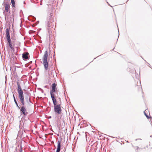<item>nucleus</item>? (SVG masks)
<instances>
[{"instance_id":"aec40b11","label":"nucleus","mask_w":152,"mask_h":152,"mask_svg":"<svg viewBox=\"0 0 152 152\" xmlns=\"http://www.w3.org/2000/svg\"><path fill=\"white\" fill-rule=\"evenodd\" d=\"M20 152H22V151H22V148L21 144V145H20Z\"/></svg>"},{"instance_id":"f3484780","label":"nucleus","mask_w":152,"mask_h":152,"mask_svg":"<svg viewBox=\"0 0 152 152\" xmlns=\"http://www.w3.org/2000/svg\"><path fill=\"white\" fill-rule=\"evenodd\" d=\"M29 18L30 19H28L29 20H31L32 21H34L36 20V18L34 17L32 15L30 16L29 17Z\"/></svg>"},{"instance_id":"a878e982","label":"nucleus","mask_w":152,"mask_h":152,"mask_svg":"<svg viewBox=\"0 0 152 152\" xmlns=\"http://www.w3.org/2000/svg\"><path fill=\"white\" fill-rule=\"evenodd\" d=\"M50 71H49V74H50Z\"/></svg>"},{"instance_id":"2eb2a0df","label":"nucleus","mask_w":152,"mask_h":152,"mask_svg":"<svg viewBox=\"0 0 152 152\" xmlns=\"http://www.w3.org/2000/svg\"><path fill=\"white\" fill-rule=\"evenodd\" d=\"M15 9H13V10H12V15H11V16L10 17V21H11V20L12 19H12H13V21H14V12H15Z\"/></svg>"},{"instance_id":"ddd939ff","label":"nucleus","mask_w":152,"mask_h":152,"mask_svg":"<svg viewBox=\"0 0 152 152\" xmlns=\"http://www.w3.org/2000/svg\"><path fill=\"white\" fill-rule=\"evenodd\" d=\"M25 99L27 103H29V102H31L30 100V98L29 96H26L25 97Z\"/></svg>"},{"instance_id":"dca6fc26","label":"nucleus","mask_w":152,"mask_h":152,"mask_svg":"<svg viewBox=\"0 0 152 152\" xmlns=\"http://www.w3.org/2000/svg\"><path fill=\"white\" fill-rule=\"evenodd\" d=\"M12 7L14 9L15 8V0H11Z\"/></svg>"},{"instance_id":"b1692460","label":"nucleus","mask_w":152,"mask_h":152,"mask_svg":"<svg viewBox=\"0 0 152 152\" xmlns=\"http://www.w3.org/2000/svg\"><path fill=\"white\" fill-rule=\"evenodd\" d=\"M51 118V117L50 116L48 118Z\"/></svg>"},{"instance_id":"6e6552de","label":"nucleus","mask_w":152,"mask_h":152,"mask_svg":"<svg viewBox=\"0 0 152 152\" xmlns=\"http://www.w3.org/2000/svg\"><path fill=\"white\" fill-rule=\"evenodd\" d=\"M29 54L28 52H25L23 53L22 54V58L26 60L29 59Z\"/></svg>"},{"instance_id":"4be33fe9","label":"nucleus","mask_w":152,"mask_h":152,"mask_svg":"<svg viewBox=\"0 0 152 152\" xmlns=\"http://www.w3.org/2000/svg\"><path fill=\"white\" fill-rule=\"evenodd\" d=\"M39 21H38L37 22H36V23H37L36 24V25H37V24H38V23H39Z\"/></svg>"},{"instance_id":"20e7f679","label":"nucleus","mask_w":152,"mask_h":152,"mask_svg":"<svg viewBox=\"0 0 152 152\" xmlns=\"http://www.w3.org/2000/svg\"><path fill=\"white\" fill-rule=\"evenodd\" d=\"M56 84L55 83H53L51 86V89L50 91V94L52 99L56 98L54 93L56 92Z\"/></svg>"},{"instance_id":"bb28decb","label":"nucleus","mask_w":152,"mask_h":152,"mask_svg":"<svg viewBox=\"0 0 152 152\" xmlns=\"http://www.w3.org/2000/svg\"><path fill=\"white\" fill-rule=\"evenodd\" d=\"M64 149H65V151H64V152H65V150H66L65 148H64Z\"/></svg>"},{"instance_id":"0eeeda50","label":"nucleus","mask_w":152,"mask_h":152,"mask_svg":"<svg viewBox=\"0 0 152 152\" xmlns=\"http://www.w3.org/2000/svg\"><path fill=\"white\" fill-rule=\"evenodd\" d=\"M10 28H7L6 29V38L7 40L11 39L10 34Z\"/></svg>"},{"instance_id":"423d86ee","label":"nucleus","mask_w":152,"mask_h":152,"mask_svg":"<svg viewBox=\"0 0 152 152\" xmlns=\"http://www.w3.org/2000/svg\"><path fill=\"white\" fill-rule=\"evenodd\" d=\"M52 15H50L48 17V18H49V20L48 21L47 26L48 27V29H50V27H51L53 25V21L52 20Z\"/></svg>"},{"instance_id":"f257e3e1","label":"nucleus","mask_w":152,"mask_h":152,"mask_svg":"<svg viewBox=\"0 0 152 152\" xmlns=\"http://www.w3.org/2000/svg\"><path fill=\"white\" fill-rule=\"evenodd\" d=\"M54 106V112L58 114L61 113L62 109L60 104H57V100L56 98L52 99Z\"/></svg>"},{"instance_id":"412c9836","label":"nucleus","mask_w":152,"mask_h":152,"mask_svg":"<svg viewBox=\"0 0 152 152\" xmlns=\"http://www.w3.org/2000/svg\"><path fill=\"white\" fill-rule=\"evenodd\" d=\"M43 0H41L40 1V5H42V1Z\"/></svg>"},{"instance_id":"1a4fd4ad","label":"nucleus","mask_w":152,"mask_h":152,"mask_svg":"<svg viewBox=\"0 0 152 152\" xmlns=\"http://www.w3.org/2000/svg\"><path fill=\"white\" fill-rule=\"evenodd\" d=\"M61 140L60 141V140H58L57 142V150L56 152H60L61 150Z\"/></svg>"},{"instance_id":"393cba45","label":"nucleus","mask_w":152,"mask_h":152,"mask_svg":"<svg viewBox=\"0 0 152 152\" xmlns=\"http://www.w3.org/2000/svg\"><path fill=\"white\" fill-rule=\"evenodd\" d=\"M42 93H43V90L42 89Z\"/></svg>"},{"instance_id":"6ab92c4d","label":"nucleus","mask_w":152,"mask_h":152,"mask_svg":"<svg viewBox=\"0 0 152 152\" xmlns=\"http://www.w3.org/2000/svg\"><path fill=\"white\" fill-rule=\"evenodd\" d=\"M3 13L4 14L5 19H6V18H8V15L6 14V13H5V12L4 11L3 12Z\"/></svg>"},{"instance_id":"9d476101","label":"nucleus","mask_w":152,"mask_h":152,"mask_svg":"<svg viewBox=\"0 0 152 152\" xmlns=\"http://www.w3.org/2000/svg\"><path fill=\"white\" fill-rule=\"evenodd\" d=\"M7 41L8 42V45L10 48L12 50H14V49L12 45L11 39L7 40Z\"/></svg>"},{"instance_id":"4468645a","label":"nucleus","mask_w":152,"mask_h":152,"mask_svg":"<svg viewBox=\"0 0 152 152\" xmlns=\"http://www.w3.org/2000/svg\"><path fill=\"white\" fill-rule=\"evenodd\" d=\"M19 99L21 103V105H22V106H25V103L24 98H19Z\"/></svg>"},{"instance_id":"39448f33","label":"nucleus","mask_w":152,"mask_h":152,"mask_svg":"<svg viewBox=\"0 0 152 152\" xmlns=\"http://www.w3.org/2000/svg\"><path fill=\"white\" fill-rule=\"evenodd\" d=\"M20 109V114L23 115L24 116H26L28 114V113L27 112V110L25 106H21Z\"/></svg>"},{"instance_id":"5701e85b","label":"nucleus","mask_w":152,"mask_h":152,"mask_svg":"<svg viewBox=\"0 0 152 152\" xmlns=\"http://www.w3.org/2000/svg\"><path fill=\"white\" fill-rule=\"evenodd\" d=\"M118 37L119 36V31L118 28Z\"/></svg>"},{"instance_id":"a211bd4d","label":"nucleus","mask_w":152,"mask_h":152,"mask_svg":"<svg viewBox=\"0 0 152 152\" xmlns=\"http://www.w3.org/2000/svg\"><path fill=\"white\" fill-rule=\"evenodd\" d=\"M144 113L145 115V116H146V117H147V118L148 119H149L151 118V117H150L148 115H147L146 114V113H145V111L144 112Z\"/></svg>"},{"instance_id":"f03ea898","label":"nucleus","mask_w":152,"mask_h":152,"mask_svg":"<svg viewBox=\"0 0 152 152\" xmlns=\"http://www.w3.org/2000/svg\"><path fill=\"white\" fill-rule=\"evenodd\" d=\"M48 57V52L47 50H46L45 52L43 58V64L45 69L47 70L48 69V64L47 61Z\"/></svg>"},{"instance_id":"cd10ccee","label":"nucleus","mask_w":152,"mask_h":152,"mask_svg":"<svg viewBox=\"0 0 152 152\" xmlns=\"http://www.w3.org/2000/svg\"><path fill=\"white\" fill-rule=\"evenodd\" d=\"M45 87H46V86H45Z\"/></svg>"},{"instance_id":"f8f14e48","label":"nucleus","mask_w":152,"mask_h":152,"mask_svg":"<svg viewBox=\"0 0 152 152\" xmlns=\"http://www.w3.org/2000/svg\"><path fill=\"white\" fill-rule=\"evenodd\" d=\"M13 96L14 100L15 103V104H16L17 107H18V109H20V106L18 105V103L17 102V101L15 99V96L14 94H13Z\"/></svg>"},{"instance_id":"9b49d317","label":"nucleus","mask_w":152,"mask_h":152,"mask_svg":"<svg viewBox=\"0 0 152 152\" xmlns=\"http://www.w3.org/2000/svg\"><path fill=\"white\" fill-rule=\"evenodd\" d=\"M5 10L6 12H8L10 8V5L9 4H5Z\"/></svg>"},{"instance_id":"7ed1b4c3","label":"nucleus","mask_w":152,"mask_h":152,"mask_svg":"<svg viewBox=\"0 0 152 152\" xmlns=\"http://www.w3.org/2000/svg\"><path fill=\"white\" fill-rule=\"evenodd\" d=\"M17 84L18 86L17 91L18 94L19 98H24L23 91L19 83L18 82H17Z\"/></svg>"}]
</instances>
